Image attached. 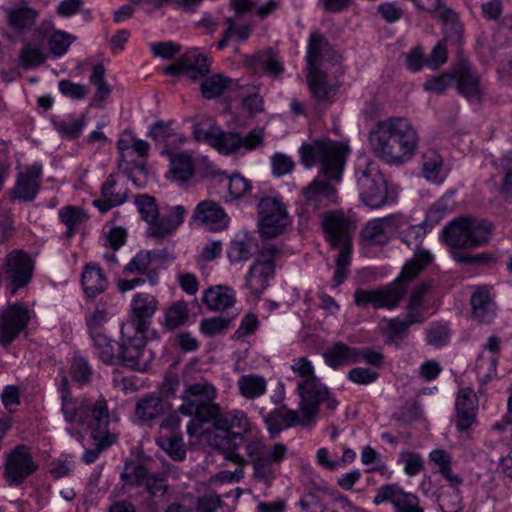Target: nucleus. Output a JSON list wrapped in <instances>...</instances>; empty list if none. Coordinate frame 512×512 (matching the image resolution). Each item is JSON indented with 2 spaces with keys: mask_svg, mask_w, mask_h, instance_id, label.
<instances>
[{
  "mask_svg": "<svg viewBox=\"0 0 512 512\" xmlns=\"http://www.w3.org/2000/svg\"><path fill=\"white\" fill-rule=\"evenodd\" d=\"M346 153L344 144L332 140H316L302 144L299 149L302 165L311 168L319 164L321 174L325 177H316L303 188L302 196L307 211H322L337 204L338 192L330 181L341 180Z\"/></svg>",
  "mask_w": 512,
  "mask_h": 512,
  "instance_id": "obj_1",
  "label": "nucleus"
},
{
  "mask_svg": "<svg viewBox=\"0 0 512 512\" xmlns=\"http://www.w3.org/2000/svg\"><path fill=\"white\" fill-rule=\"evenodd\" d=\"M420 225H409L400 234V239L409 248H415L414 256L406 262L400 275L390 284L372 290L356 289L354 302L357 306L365 308L371 305L374 309L397 307L407 292L410 282L423 271L433 260L428 250L420 249L424 232Z\"/></svg>",
  "mask_w": 512,
  "mask_h": 512,
  "instance_id": "obj_2",
  "label": "nucleus"
},
{
  "mask_svg": "<svg viewBox=\"0 0 512 512\" xmlns=\"http://www.w3.org/2000/svg\"><path fill=\"white\" fill-rule=\"evenodd\" d=\"M371 151L388 164H403L418 148L419 137L412 123L404 117H390L376 123L369 132Z\"/></svg>",
  "mask_w": 512,
  "mask_h": 512,
  "instance_id": "obj_3",
  "label": "nucleus"
},
{
  "mask_svg": "<svg viewBox=\"0 0 512 512\" xmlns=\"http://www.w3.org/2000/svg\"><path fill=\"white\" fill-rule=\"evenodd\" d=\"M300 396V412L281 406L271 411L264 421L269 432L279 433L285 428L296 425L309 426L314 423L319 412V405L325 406L329 413L335 411L338 401L326 392L316 382L309 381L298 386Z\"/></svg>",
  "mask_w": 512,
  "mask_h": 512,
  "instance_id": "obj_4",
  "label": "nucleus"
},
{
  "mask_svg": "<svg viewBox=\"0 0 512 512\" xmlns=\"http://www.w3.org/2000/svg\"><path fill=\"white\" fill-rule=\"evenodd\" d=\"M97 357L107 365L122 363L125 367L145 371L151 361V353L145 349V336L134 324L121 326L120 342L111 340L107 334L92 339Z\"/></svg>",
  "mask_w": 512,
  "mask_h": 512,
  "instance_id": "obj_5",
  "label": "nucleus"
},
{
  "mask_svg": "<svg viewBox=\"0 0 512 512\" xmlns=\"http://www.w3.org/2000/svg\"><path fill=\"white\" fill-rule=\"evenodd\" d=\"M245 452L253 466L254 479L270 486L276 478L277 467L286 458L288 447L280 442L268 446L262 437L252 435L245 439Z\"/></svg>",
  "mask_w": 512,
  "mask_h": 512,
  "instance_id": "obj_6",
  "label": "nucleus"
},
{
  "mask_svg": "<svg viewBox=\"0 0 512 512\" xmlns=\"http://www.w3.org/2000/svg\"><path fill=\"white\" fill-rule=\"evenodd\" d=\"M494 229V224L487 219L460 217L445 226L443 237L453 248L474 249L487 245Z\"/></svg>",
  "mask_w": 512,
  "mask_h": 512,
  "instance_id": "obj_7",
  "label": "nucleus"
},
{
  "mask_svg": "<svg viewBox=\"0 0 512 512\" xmlns=\"http://www.w3.org/2000/svg\"><path fill=\"white\" fill-rule=\"evenodd\" d=\"M355 178L360 197L365 205L380 208L389 203L386 180L377 163L360 161L356 166Z\"/></svg>",
  "mask_w": 512,
  "mask_h": 512,
  "instance_id": "obj_8",
  "label": "nucleus"
},
{
  "mask_svg": "<svg viewBox=\"0 0 512 512\" xmlns=\"http://www.w3.org/2000/svg\"><path fill=\"white\" fill-rule=\"evenodd\" d=\"M216 393V388L205 380L187 385L182 396L184 403L179 407L180 413L212 421L219 410V405L214 402Z\"/></svg>",
  "mask_w": 512,
  "mask_h": 512,
  "instance_id": "obj_9",
  "label": "nucleus"
},
{
  "mask_svg": "<svg viewBox=\"0 0 512 512\" xmlns=\"http://www.w3.org/2000/svg\"><path fill=\"white\" fill-rule=\"evenodd\" d=\"M212 421L227 438L229 446L225 448V458L234 463H243V457L237 452V449L239 443L245 441L243 436L252 430L247 414L237 409L221 413L219 409L217 416Z\"/></svg>",
  "mask_w": 512,
  "mask_h": 512,
  "instance_id": "obj_10",
  "label": "nucleus"
},
{
  "mask_svg": "<svg viewBox=\"0 0 512 512\" xmlns=\"http://www.w3.org/2000/svg\"><path fill=\"white\" fill-rule=\"evenodd\" d=\"M34 271L33 259L24 251L13 250L3 261L0 271V282L5 284L9 293L14 296L32 280Z\"/></svg>",
  "mask_w": 512,
  "mask_h": 512,
  "instance_id": "obj_11",
  "label": "nucleus"
},
{
  "mask_svg": "<svg viewBox=\"0 0 512 512\" xmlns=\"http://www.w3.org/2000/svg\"><path fill=\"white\" fill-rule=\"evenodd\" d=\"M280 249L273 244H265L259 250L245 278V287L255 298H259L275 275V259Z\"/></svg>",
  "mask_w": 512,
  "mask_h": 512,
  "instance_id": "obj_12",
  "label": "nucleus"
},
{
  "mask_svg": "<svg viewBox=\"0 0 512 512\" xmlns=\"http://www.w3.org/2000/svg\"><path fill=\"white\" fill-rule=\"evenodd\" d=\"M33 316V311L25 304L16 302L0 309V345L9 346L27 326Z\"/></svg>",
  "mask_w": 512,
  "mask_h": 512,
  "instance_id": "obj_13",
  "label": "nucleus"
},
{
  "mask_svg": "<svg viewBox=\"0 0 512 512\" xmlns=\"http://www.w3.org/2000/svg\"><path fill=\"white\" fill-rule=\"evenodd\" d=\"M121 479L130 486H143L151 498L164 497L169 489L164 474L151 473L145 466L133 461L125 464Z\"/></svg>",
  "mask_w": 512,
  "mask_h": 512,
  "instance_id": "obj_14",
  "label": "nucleus"
},
{
  "mask_svg": "<svg viewBox=\"0 0 512 512\" xmlns=\"http://www.w3.org/2000/svg\"><path fill=\"white\" fill-rule=\"evenodd\" d=\"M259 229L265 238H273L283 233L289 224L284 204L275 197H265L258 203Z\"/></svg>",
  "mask_w": 512,
  "mask_h": 512,
  "instance_id": "obj_15",
  "label": "nucleus"
},
{
  "mask_svg": "<svg viewBox=\"0 0 512 512\" xmlns=\"http://www.w3.org/2000/svg\"><path fill=\"white\" fill-rule=\"evenodd\" d=\"M264 140L263 128L253 129L245 136L218 129L213 148L223 155H233L240 153L241 150L244 152L256 150L264 145Z\"/></svg>",
  "mask_w": 512,
  "mask_h": 512,
  "instance_id": "obj_16",
  "label": "nucleus"
},
{
  "mask_svg": "<svg viewBox=\"0 0 512 512\" xmlns=\"http://www.w3.org/2000/svg\"><path fill=\"white\" fill-rule=\"evenodd\" d=\"M37 469L38 465L32 457L31 449L20 444L6 455L3 476L10 486H19Z\"/></svg>",
  "mask_w": 512,
  "mask_h": 512,
  "instance_id": "obj_17",
  "label": "nucleus"
},
{
  "mask_svg": "<svg viewBox=\"0 0 512 512\" xmlns=\"http://www.w3.org/2000/svg\"><path fill=\"white\" fill-rule=\"evenodd\" d=\"M453 83L458 93L468 101H481L484 94L481 78L469 62L461 59L453 65Z\"/></svg>",
  "mask_w": 512,
  "mask_h": 512,
  "instance_id": "obj_18",
  "label": "nucleus"
},
{
  "mask_svg": "<svg viewBox=\"0 0 512 512\" xmlns=\"http://www.w3.org/2000/svg\"><path fill=\"white\" fill-rule=\"evenodd\" d=\"M327 241L333 248L352 250V233L355 226L344 214L333 212L325 215L322 221Z\"/></svg>",
  "mask_w": 512,
  "mask_h": 512,
  "instance_id": "obj_19",
  "label": "nucleus"
},
{
  "mask_svg": "<svg viewBox=\"0 0 512 512\" xmlns=\"http://www.w3.org/2000/svg\"><path fill=\"white\" fill-rule=\"evenodd\" d=\"M385 502L392 504L395 512H424L419 498L405 492L398 484H386L377 489L373 503L380 505Z\"/></svg>",
  "mask_w": 512,
  "mask_h": 512,
  "instance_id": "obj_20",
  "label": "nucleus"
},
{
  "mask_svg": "<svg viewBox=\"0 0 512 512\" xmlns=\"http://www.w3.org/2000/svg\"><path fill=\"white\" fill-rule=\"evenodd\" d=\"M79 424L91 430L93 439L111 435L108 432L109 412L104 398L101 397L94 403L86 402Z\"/></svg>",
  "mask_w": 512,
  "mask_h": 512,
  "instance_id": "obj_21",
  "label": "nucleus"
},
{
  "mask_svg": "<svg viewBox=\"0 0 512 512\" xmlns=\"http://www.w3.org/2000/svg\"><path fill=\"white\" fill-rule=\"evenodd\" d=\"M164 72L168 75L184 73L196 81L208 74L209 64L205 55L196 50H191L182 55L175 63L167 66Z\"/></svg>",
  "mask_w": 512,
  "mask_h": 512,
  "instance_id": "obj_22",
  "label": "nucleus"
},
{
  "mask_svg": "<svg viewBox=\"0 0 512 512\" xmlns=\"http://www.w3.org/2000/svg\"><path fill=\"white\" fill-rule=\"evenodd\" d=\"M42 176V165L34 163L19 172L15 186L13 187L12 199L30 202L35 199L40 189Z\"/></svg>",
  "mask_w": 512,
  "mask_h": 512,
  "instance_id": "obj_23",
  "label": "nucleus"
},
{
  "mask_svg": "<svg viewBox=\"0 0 512 512\" xmlns=\"http://www.w3.org/2000/svg\"><path fill=\"white\" fill-rule=\"evenodd\" d=\"M171 409V404L159 394L149 393L137 401L135 416L140 422L151 425L154 420L166 415Z\"/></svg>",
  "mask_w": 512,
  "mask_h": 512,
  "instance_id": "obj_24",
  "label": "nucleus"
},
{
  "mask_svg": "<svg viewBox=\"0 0 512 512\" xmlns=\"http://www.w3.org/2000/svg\"><path fill=\"white\" fill-rule=\"evenodd\" d=\"M157 306L158 302L153 295L148 293L136 294L131 304L134 319L127 324H134L135 329L145 336L146 320L154 315Z\"/></svg>",
  "mask_w": 512,
  "mask_h": 512,
  "instance_id": "obj_25",
  "label": "nucleus"
},
{
  "mask_svg": "<svg viewBox=\"0 0 512 512\" xmlns=\"http://www.w3.org/2000/svg\"><path fill=\"white\" fill-rule=\"evenodd\" d=\"M101 195L102 198L94 200L93 204L101 212H107L126 201L127 189L120 187L114 176L109 175L102 185Z\"/></svg>",
  "mask_w": 512,
  "mask_h": 512,
  "instance_id": "obj_26",
  "label": "nucleus"
},
{
  "mask_svg": "<svg viewBox=\"0 0 512 512\" xmlns=\"http://www.w3.org/2000/svg\"><path fill=\"white\" fill-rule=\"evenodd\" d=\"M186 210L183 206L177 205L170 207L166 214L158 218L157 222L149 228V234L158 239H162L172 234L182 224Z\"/></svg>",
  "mask_w": 512,
  "mask_h": 512,
  "instance_id": "obj_27",
  "label": "nucleus"
},
{
  "mask_svg": "<svg viewBox=\"0 0 512 512\" xmlns=\"http://www.w3.org/2000/svg\"><path fill=\"white\" fill-rule=\"evenodd\" d=\"M358 355H360L358 348L350 347L342 342H336L325 349L323 358L329 367L339 369L358 363Z\"/></svg>",
  "mask_w": 512,
  "mask_h": 512,
  "instance_id": "obj_28",
  "label": "nucleus"
},
{
  "mask_svg": "<svg viewBox=\"0 0 512 512\" xmlns=\"http://www.w3.org/2000/svg\"><path fill=\"white\" fill-rule=\"evenodd\" d=\"M38 17V12L31 7H18L6 10V20L9 28L17 35L31 29Z\"/></svg>",
  "mask_w": 512,
  "mask_h": 512,
  "instance_id": "obj_29",
  "label": "nucleus"
},
{
  "mask_svg": "<svg viewBox=\"0 0 512 512\" xmlns=\"http://www.w3.org/2000/svg\"><path fill=\"white\" fill-rule=\"evenodd\" d=\"M82 286L85 294L94 298L103 293L108 285V281L99 266L87 264L82 273Z\"/></svg>",
  "mask_w": 512,
  "mask_h": 512,
  "instance_id": "obj_30",
  "label": "nucleus"
},
{
  "mask_svg": "<svg viewBox=\"0 0 512 512\" xmlns=\"http://www.w3.org/2000/svg\"><path fill=\"white\" fill-rule=\"evenodd\" d=\"M331 45L319 33L310 36L307 49V70L321 69L323 60L331 52Z\"/></svg>",
  "mask_w": 512,
  "mask_h": 512,
  "instance_id": "obj_31",
  "label": "nucleus"
},
{
  "mask_svg": "<svg viewBox=\"0 0 512 512\" xmlns=\"http://www.w3.org/2000/svg\"><path fill=\"white\" fill-rule=\"evenodd\" d=\"M194 218L215 229L225 225L226 214L218 203L202 201L195 209Z\"/></svg>",
  "mask_w": 512,
  "mask_h": 512,
  "instance_id": "obj_32",
  "label": "nucleus"
},
{
  "mask_svg": "<svg viewBox=\"0 0 512 512\" xmlns=\"http://www.w3.org/2000/svg\"><path fill=\"white\" fill-rule=\"evenodd\" d=\"M202 301L210 310H226L234 304L235 295L227 286H215L204 292Z\"/></svg>",
  "mask_w": 512,
  "mask_h": 512,
  "instance_id": "obj_33",
  "label": "nucleus"
},
{
  "mask_svg": "<svg viewBox=\"0 0 512 512\" xmlns=\"http://www.w3.org/2000/svg\"><path fill=\"white\" fill-rule=\"evenodd\" d=\"M247 65L264 70L269 76L279 77L284 66L272 49L257 52L251 59L246 61Z\"/></svg>",
  "mask_w": 512,
  "mask_h": 512,
  "instance_id": "obj_34",
  "label": "nucleus"
},
{
  "mask_svg": "<svg viewBox=\"0 0 512 512\" xmlns=\"http://www.w3.org/2000/svg\"><path fill=\"white\" fill-rule=\"evenodd\" d=\"M473 316L479 322H490L494 317V304L490 294L485 289H479L471 296Z\"/></svg>",
  "mask_w": 512,
  "mask_h": 512,
  "instance_id": "obj_35",
  "label": "nucleus"
},
{
  "mask_svg": "<svg viewBox=\"0 0 512 512\" xmlns=\"http://www.w3.org/2000/svg\"><path fill=\"white\" fill-rule=\"evenodd\" d=\"M308 86L314 98L326 101L335 93L333 86L327 82V76L321 69L307 70Z\"/></svg>",
  "mask_w": 512,
  "mask_h": 512,
  "instance_id": "obj_36",
  "label": "nucleus"
},
{
  "mask_svg": "<svg viewBox=\"0 0 512 512\" xmlns=\"http://www.w3.org/2000/svg\"><path fill=\"white\" fill-rule=\"evenodd\" d=\"M454 204L451 194L442 196L427 211L426 218L422 222L423 229H431L437 225L446 215L452 212Z\"/></svg>",
  "mask_w": 512,
  "mask_h": 512,
  "instance_id": "obj_37",
  "label": "nucleus"
},
{
  "mask_svg": "<svg viewBox=\"0 0 512 512\" xmlns=\"http://www.w3.org/2000/svg\"><path fill=\"white\" fill-rule=\"evenodd\" d=\"M256 249L257 243L255 239L251 237L238 238L229 244L227 256L233 263L245 262L254 255Z\"/></svg>",
  "mask_w": 512,
  "mask_h": 512,
  "instance_id": "obj_38",
  "label": "nucleus"
},
{
  "mask_svg": "<svg viewBox=\"0 0 512 512\" xmlns=\"http://www.w3.org/2000/svg\"><path fill=\"white\" fill-rule=\"evenodd\" d=\"M51 121L56 131L62 137L68 139L78 138L81 135L82 129L86 124L84 116L78 118L72 115H68L66 118H59L57 116H53Z\"/></svg>",
  "mask_w": 512,
  "mask_h": 512,
  "instance_id": "obj_39",
  "label": "nucleus"
},
{
  "mask_svg": "<svg viewBox=\"0 0 512 512\" xmlns=\"http://www.w3.org/2000/svg\"><path fill=\"white\" fill-rule=\"evenodd\" d=\"M59 219L66 226L65 236L71 238L79 229L80 225L87 219V215L83 209L67 205L59 210Z\"/></svg>",
  "mask_w": 512,
  "mask_h": 512,
  "instance_id": "obj_40",
  "label": "nucleus"
},
{
  "mask_svg": "<svg viewBox=\"0 0 512 512\" xmlns=\"http://www.w3.org/2000/svg\"><path fill=\"white\" fill-rule=\"evenodd\" d=\"M423 321L424 317L420 312H407L404 320L391 319L388 322V338L391 341L401 340L407 335L410 326Z\"/></svg>",
  "mask_w": 512,
  "mask_h": 512,
  "instance_id": "obj_41",
  "label": "nucleus"
},
{
  "mask_svg": "<svg viewBox=\"0 0 512 512\" xmlns=\"http://www.w3.org/2000/svg\"><path fill=\"white\" fill-rule=\"evenodd\" d=\"M266 387V380L263 376L248 374L241 376L238 380L240 394L246 399L262 396L266 392Z\"/></svg>",
  "mask_w": 512,
  "mask_h": 512,
  "instance_id": "obj_42",
  "label": "nucleus"
},
{
  "mask_svg": "<svg viewBox=\"0 0 512 512\" xmlns=\"http://www.w3.org/2000/svg\"><path fill=\"white\" fill-rule=\"evenodd\" d=\"M170 174L172 178L179 182L190 180L194 174L192 158L186 153H180L170 158Z\"/></svg>",
  "mask_w": 512,
  "mask_h": 512,
  "instance_id": "obj_43",
  "label": "nucleus"
},
{
  "mask_svg": "<svg viewBox=\"0 0 512 512\" xmlns=\"http://www.w3.org/2000/svg\"><path fill=\"white\" fill-rule=\"evenodd\" d=\"M189 317L187 302L180 300L173 302L165 311L164 327L167 330H174L185 324Z\"/></svg>",
  "mask_w": 512,
  "mask_h": 512,
  "instance_id": "obj_44",
  "label": "nucleus"
},
{
  "mask_svg": "<svg viewBox=\"0 0 512 512\" xmlns=\"http://www.w3.org/2000/svg\"><path fill=\"white\" fill-rule=\"evenodd\" d=\"M156 442L173 460L182 461L186 457V449L182 438L177 434H160Z\"/></svg>",
  "mask_w": 512,
  "mask_h": 512,
  "instance_id": "obj_45",
  "label": "nucleus"
},
{
  "mask_svg": "<svg viewBox=\"0 0 512 512\" xmlns=\"http://www.w3.org/2000/svg\"><path fill=\"white\" fill-rule=\"evenodd\" d=\"M232 85L231 79L223 74H214L206 77L201 83V92L204 98L214 99Z\"/></svg>",
  "mask_w": 512,
  "mask_h": 512,
  "instance_id": "obj_46",
  "label": "nucleus"
},
{
  "mask_svg": "<svg viewBox=\"0 0 512 512\" xmlns=\"http://www.w3.org/2000/svg\"><path fill=\"white\" fill-rule=\"evenodd\" d=\"M21 66L31 69L40 66L46 60V55L40 45L26 42L19 52Z\"/></svg>",
  "mask_w": 512,
  "mask_h": 512,
  "instance_id": "obj_47",
  "label": "nucleus"
},
{
  "mask_svg": "<svg viewBox=\"0 0 512 512\" xmlns=\"http://www.w3.org/2000/svg\"><path fill=\"white\" fill-rule=\"evenodd\" d=\"M439 16L443 20L444 41L459 43L462 38V25L457 15L449 9H443L440 11Z\"/></svg>",
  "mask_w": 512,
  "mask_h": 512,
  "instance_id": "obj_48",
  "label": "nucleus"
},
{
  "mask_svg": "<svg viewBox=\"0 0 512 512\" xmlns=\"http://www.w3.org/2000/svg\"><path fill=\"white\" fill-rule=\"evenodd\" d=\"M385 225L381 218L369 221L361 231L362 241L366 245H382L386 243Z\"/></svg>",
  "mask_w": 512,
  "mask_h": 512,
  "instance_id": "obj_49",
  "label": "nucleus"
},
{
  "mask_svg": "<svg viewBox=\"0 0 512 512\" xmlns=\"http://www.w3.org/2000/svg\"><path fill=\"white\" fill-rule=\"evenodd\" d=\"M225 24L227 25V29L225 30L223 37L217 44V48L219 50H222L225 47H227L229 40L233 36H235L240 41L247 40L252 31V27L250 25H242L236 28L235 20L231 17L225 19Z\"/></svg>",
  "mask_w": 512,
  "mask_h": 512,
  "instance_id": "obj_50",
  "label": "nucleus"
},
{
  "mask_svg": "<svg viewBox=\"0 0 512 512\" xmlns=\"http://www.w3.org/2000/svg\"><path fill=\"white\" fill-rule=\"evenodd\" d=\"M135 204L143 220L149 224V228L157 222L159 210L152 196L146 194L138 195L135 199Z\"/></svg>",
  "mask_w": 512,
  "mask_h": 512,
  "instance_id": "obj_51",
  "label": "nucleus"
},
{
  "mask_svg": "<svg viewBox=\"0 0 512 512\" xmlns=\"http://www.w3.org/2000/svg\"><path fill=\"white\" fill-rule=\"evenodd\" d=\"M75 40V36L61 30H56L49 37V50L54 56L61 57Z\"/></svg>",
  "mask_w": 512,
  "mask_h": 512,
  "instance_id": "obj_52",
  "label": "nucleus"
},
{
  "mask_svg": "<svg viewBox=\"0 0 512 512\" xmlns=\"http://www.w3.org/2000/svg\"><path fill=\"white\" fill-rule=\"evenodd\" d=\"M87 400L85 399H73L72 397L64 396L62 399V412L65 420L69 423L76 422L79 424L83 409Z\"/></svg>",
  "mask_w": 512,
  "mask_h": 512,
  "instance_id": "obj_53",
  "label": "nucleus"
},
{
  "mask_svg": "<svg viewBox=\"0 0 512 512\" xmlns=\"http://www.w3.org/2000/svg\"><path fill=\"white\" fill-rule=\"evenodd\" d=\"M291 369L297 373L300 377L304 378L302 381H300L297 385V387L305 382L314 381L316 382L320 387H322L326 392H329L328 389L315 377L314 375V368L311 363L306 357H300L296 360H294V363L291 366Z\"/></svg>",
  "mask_w": 512,
  "mask_h": 512,
  "instance_id": "obj_54",
  "label": "nucleus"
},
{
  "mask_svg": "<svg viewBox=\"0 0 512 512\" xmlns=\"http://www.w3.org/2000/svg\"><path fill=\"white\" fill-rule=\"evenodd\" d=\"M105 67L102 64H96L92 69V74L90 76L91 83L96 86V94L95 96L103 100L111 92V89L107 82L105 81Z\"/></svg>",
  "mask_w": 512,
  "mask_h": 512,
  "instance_id": "obj_55",
  "label": "nucleus"
},
{
  "mask_svg": "<svg viewBox=\"0 0 512 512\" xmlns=\"http://www.w3.org/2000/svg\"><path fill=\"white\" fill-rule=\"evenodd\" d=\"M351 251L352 250H348L347 248L339 250V254L336 258V269L333 277V281L336 286L344 283L348 276V267L351 263Z\"/></svg>",
  "mask_w": 512,
  "mask_h": 512,
  "instance_id": "obj_56",
  "label": "nucleus"
},
{
  "mask_svg": "<svg viewBox=\"0 0 512 512\" xmlns=\"http://www.w3.org/2000/svg\"><path fill=\"white\" fill-rule=\"evenodd\" d=\"M460 407L462 410L478 411V397L472 388L465 387L459 390L455 400L456 411H459Z\"/></svg>",
  "mask_w": 512,
  "mask_h": 512,
  "instance_id": "obj_57",
  "label": "nucleus"
},
{
  "mask_svg": "<svg viewBox=\"0 0 512 512\" xmlns=\"http://www.w3.org/2000/svg\"><path fill=\"white\" fill-rule=\"evenodd\" d=\"M93 440L95 447L92 449H86L82 456V460L86 464L95 462L98 456L116 441V437L114 435H108L103 438Z\"/></svg>",
  "mask_w": 512,
  "mask_h": 512,
  "instance_id": "obj_58",
  "label": "nucleus"
},
{
  "mask_svg": "<svg viewBox=\"0 0 512 512\" xmlns=\"http://www.w3.org/2000/svg\"><path fill=\"white\" fill-rule=\"evenodd\" d=\"M442 158L440 155L433 152L431 156H425L422 165V170L425 178L431 181L440 180V172L442 169Z\"/></svg>",
  "mask_w": 512,
  "mask_h": 512,
  "instance_id": "obj_59",
  "label": "nucleus"
},
{
  "mask_svg": "<svg viewBox=\"0 0 512 512\" xmlns=\"http://www.w3.org/2000/svg\"><path fill=\"white\" fill-rule=\"evenodd\" d=\"M107 322V313L102 309H95V311L90 315L87 319V326L89 329V333L91 338H96L98 336L104 335L105 328L104 324Z\"/></svg>",
  "mask_w": 512,
  "mask_h": 512,
  "instance_id": "obj_60",
  "label": "nucleus"
},
{
  "mask_svg": "<svg viewBox=\"0 0 512 512\" xmlns=\"http://www.w3.org/2000/svg\"><path fill=\"white\" fill-rule=\"evenodd\" d=\"M460 407L459 411H456L455 426L460 433H465L470 438L469 430L477 423L478 411L462 410Z\"/></svg>",
  "mask_w": 512,
  "mask_h": 512,
  "instance_id": "obj_61",
  "label": "nucleus"
},
{
  "mask_svg": "<svg viewBox=\"0 0 512 512\" xmlns=\"http://www.w3.org/2000/svg\"><path fill=\"white\" fill-rule=\"evenodd\" d=\"M271 166L272 173L277 177H281L283 175L291 173L295 167V164L292 158L287 156L286 154L275 153L271 157Z\"/></svg>",
  "mask_w": 512,
  "mask_h": 512,
  "instance_id": "obj_62",
  "label": "nucleus"
},
{
  "mask_svg": "<svg viewBox=\"0 0 512 512\" xmlns=\"http://www.w3.org/2000/svg\"><path fill=\"white\" fill-rule=\"evenodd\" d=\"M251 189V183L248 179L239 174L229 177L228 191L232 199H239L245 196Z\"/></svg>",
  "mask_w": 512,
  "mask_h": 512,
  "instance_id": "obj_63",
  "label": "nucleus"
},
{
  "mask_svg": "<svg viewBox=\"0 0 512 512\" xmlns=\"http://www.w3.org/2000/svg\"><path fill=\"white\" fill-rule=\"evenodd\" d=\"M499 168L504 173L502 190L506 194L512 193V151L507 152L499 159Z\"/></svg>",
  "mask_w": 512,
  "mask_h": 512,
  "instance_id": "obj_64",
  "label": "nucleus"
}]
</instances>
